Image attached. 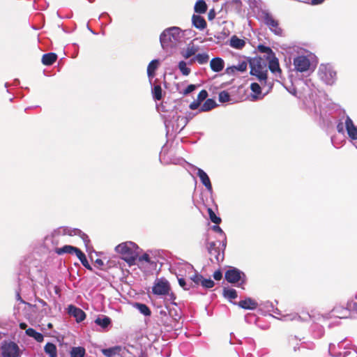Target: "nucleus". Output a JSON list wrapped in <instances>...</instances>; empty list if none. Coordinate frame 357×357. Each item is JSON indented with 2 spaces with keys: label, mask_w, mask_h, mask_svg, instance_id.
Here are the masks:
<instances>
[{
  "label": "nucleus",
  "mask_w": 357,
  "mask_h": 357,
  "mask_svg": "<svg viewBox=\"0 0 357 357\" xmlns=\"http://www.w3.org/2000/svg\"><path fill=\"white\" fill-rule=\"evenodd\" d=\"M208 251L210 255V260L213 263H219L222 261L224 258L223 251L221 252L220 250L216 245L215 242H211L208 246Z\"/></svg>",
  "instance_id": "nucleus-12"
},
{
  "label": "nucleus",
  "mask_w": 357,
  "mask_h": 357,
  "mask_svg": "<svg viewBox=\"0 0 357 357\" xmlns=\"http://www.w3.org/2000/svg\"><path fill=\"white\" fill-rule=\"evenodd\" d=\"M25 333L26 335L33 337L38 342H42L44 340L43 335L37 332L33 328H29L26 329Z\"/></svg>",
  "instance_id": "nucleus-25"
},
{
  "label": "nucleus",
  "mask_w": 357,
  "mask_h": 357,
  "mask_svg": "<svg viewBox=\"0 0 357 357\" xmlns=\"http://www.w3.org/2000/svg\"><path fill=\"white\" fill-rule=\"evenodd\" d=\"M20 328H22V329H26V328L27 327V325H26V324H25V323H21V324H20Z\"/></svg>",
  "instance_id": "nucleus-61"
},
{
  "label": "nucleus",
  "mask_w": 357,
  "mask_h": 357,
  "mask_svg": "<svg viewBox=\"0 0 357 357\" xmlns=\"http://www.w3.org/2000/svg\"><path fill=\"white\" fill-rule=\"evenodd\" d=\"M199 105H200V102H198L197 100L193 101L192 102L190 103V108L192 110L196 109L199 107Z\"/></svg>",
  "instance_id": "nucleus-54"
},
{
  "label": "nucleus",
  "mask_w": 357,
  "mask_h": 357,
  "mask_svg": "<svg viewBox=\"0 0 357 357\" xmlns=\"http://www.w3.org/2000/svg\"><path fill=\"white\" fill-rule=\"evenodd\" d=\"M208 59L209 56L206 53L198 54L195 56V57L190 61L189 64H192V63L195 61H197L199 64H204L208 62Z\"/></svg>",
  "instance_id": "nucleus-28"
},
{
  "label": "nucleus",
  "mask_w": 357,
  "mask_h": 357,
  "mask_svg": "<svg viewBox=\"0 0 357 357\" xmlns=\"http://www.w3.org/2000/svg\"><path fill=\"white\" fill-rule=\"evenodd\" d=\"M173 119H176V121L178 122H181V127L179 128V125L178 124L176 128H174V126H172V128L173 130H175L176 131L179 129L180 130H181L185 126V125L187 124V120L184 117V116H173Z\"/></svg>",
  "instance_id": "nucleus-42"
},
{
  "label": "nucleus",
  "mask_w": 357,
  "mask_h": 357,
  "mask_svg": "<svg viewBox=\"0 0 357 357\" xmlns=\"http://www.w3.org/2000/svg\"><path fill=\"white\" fill-rule=\"evenodd\" d=\"M229 45L234 49L242 50L245 45V41L234 35L229 40Z\"/></svg>",
  "instance_id": "nucleus-22"
},
{
  "label": "nucleus",
  "mask_w": 357,
  "mask_h": 357,
  "mask_svg": "<svg viewBox=\"0 0 357 357\" xmlns=\"http://www.w3.org/2000/svg\"><path fill=\"white\" fill-rule=\"evenodd\" d=\"M225 279L229 283H237V287H242L246 282L245 273L236 268H230L225 275Z\"/></svg>",
  "instance_id": "nucleus-5"
},
{
  "label": "nucleus",
  "mask_w": 357,
  "mask_h": 357,
  "mask_svg": "<svg viewBox=\"0 0 357 357\" xmlns=\"http://www.w3.org/2000/svg\"><path fill=\"white\" fill-rule=\"evenodd\" d=\"M261 305H263V307L266 309L268 312H272L276 315H281L280 311L277 307H275L272 302L266 301L261 303Z\"/></svg>",
  "instance_id": "nucleus-34"
},
{
  "label": "nucleus",
  "mask_w": 357,
  "mask_h": 357,
  "mask_svg": "<svg viewBox=\"0 0 357 357\" xmlns=\"http://www.w3.org/2000/svg\"><path fill=\"white\" fill-rule=\"evenodd\" d=\"M192 22L193 26L199 30H203L206 26V22L204 18L198 15H192Z\"/></svg>",
  "instance_id": "nucleus-20"
},
{
  "label": "nucleus",
  "mask_w": 357,
  "mask_h": 357,
  "mask_svg": "<svg viewBox=\"0 0 357 357\" xmlns=\"http://www.w3.org/2000/svg\"><path fill=\"white\" fill-rule=\"evenodd\" d=\"M212 229L214 231L220 234L225 238V234L224 231H222V229L218 225H213L212 227Z\"/></svg>",
  "instance_id": "nucleus-52"
},
{
  "label": "nucleus",
  "mask_w": 357,
  "mask_h": 357,
  "mask_svg": "<svg viewBox=\"0 0 357 357\" xmlns=\"http://www.w3.org/2000/svg\"><path fill=\"white\" fill-rule=\"evenodd\" d=\"M250 74L257 77L261 84L266 82L267 70L261 59H255L250 62Z\"/></svg>",
  "instance_id": "nucleus-4"
},
{
  "label": "nucleus",
  "mask_w": 357,
  "mask_h": 357,
  "mask_svg": "<svg viewBox=\"0 0 357 357\" xmlns=\"http://www.w3.org/2000/svg\"><path fill=\"white\" fill-rule=\"evenodd\" d=\"M349 306L350 307H353L354 309L356 310L357 312V303H350Z\"/></svg>",
  "instance_id": "nucleus-60"
},
{
  "label": "nucleus",
  "mask_w": 357,
  "mask_h": 357,
  "mask_svg": "<svg viewBox=\"0 0 357 357\" xmlns=\"http://www.w3.org/2000/svg\"><path fill=\"white\" fill-rule=\"evenodd\" d=\"M268 68L273 73L281 72L278 60L276 58H273V59L270 60Z\"/></svg>",
  "instance_id": "nucleus-39"
},
{
  "label": "nucleus",
  "mask_w": 357,
  "mask_h": 357,
  "mask_svg": "<svg viewBox=\"0 0 357 357\" xmlns=\"http://www.w3.org/2000/svg\"><path fill=\"white\" fill-rule=\"evenodd\" d=\"M79 249L76 247L72 245H64L63 247L59 248L57 251L59 255L68 253V254H77Z\"/></svg>",
  "instance_id": "nucleus-31"
},
{
  "label": "nucleus",
  "mask_w": 357,
  "mask_h": 357,
  "mask_svg": "<svg viewBox=\"0 0 357 357\" xmlns=\"http://www.w3.org/2000/svg\"><path fill=\"white\" fill-rule=\"evenodd\" d=\"M139 357H147V356L144 352L141 351Z\"/></svg>",
  "instance_id": "nucleus-64"
},
{
  "label": "nucleus",
  "mask_w": 357,
  "mask_h": 357,
  "mask_svg": "<svg viewBox=\"0 0 357 357\" xmlns=\"http://www.w3.org/2000/svg\"><path fill=\"white\" fill-rule=\"evenodd\" d=\"M22 351L13 342L4 341L0 347V357H21Z\"/></svg>",
  "instance_id": "nucleus-6"
},
{
  "label": "nucleus",
  "mask_w": 357,
  "mask_h": 357,
  "mask_svg": "<svg viewBox=\"0 0 357 357\" xmlns=\"http://www.w3.org/2000/svg\"><path fill=\"white\" fill-rule=\"evenodd\" d=\"M95 323L98 326H100L103 328H106L111 324V319L107 316H103L102 317H98L95 320Z\"/></svg>",
  "instance_id": "nucleus-36"
},
{
  "label": "nucleus",
  "mask_w": 357,
  "mask_h": 357,
  "mask_svg": "<svg viewBox=\"0 0 357 357\" xmlns=\"http://www.w3.org/2000/svg\"><path fill=\"white\" fill-rule=\"evenodd\" d=\"M319 74L321 79L326 84L332 85L335 82L336 72L329 64H321L319 68Z\"/></svg>",
  "instance_id": "nucleus-7"
},
{
  "label": "nucleus",
  "mask_w": 357,
  "mask_h": 357,
  "mask_svg": "<svg viewBox=\"0 0 357 357\" xmlns=\"http://www.w3.org/2000/svg\"><path fill=\"white\" fill-rule=\"evenodd\" d=\"M38 302H39V303H40V304L42 305V306H43V307H45V306H47V303L45 301H43V299H39V300H38Z\"/></svg>",
  "instance_id": "nucleus-58"
},
{
  "label": "nucleus",
  "mask_w": 357,
  "mask_h": 357,
  "mask_svg": "<svg viewBox=\"0 0 357 357\" xmlns=\"http://www.w3.org/2000/svg\"><path fill=\"white\" fill-rule=\"evenodd\" d=\"M208 212L211 222L217 225L221 222V218L218 217L211 208H208Z\"/></svg>",
  "instance_id": "nucleus-43"
},
{
  "label": "nucleus",
  "mask_w": 357,
  "mask_h": 357,
  "mask_svg": "<svg viewBox=\"0 0 357 357\" xmlns=\"http://www.w3.org/2000/svg\"><path fill=\"white\" fill-rule=\"evenodd\" d=\"M135 307L139 310V312L144 316H150L151 312L149 307L144 303H135L134 305Z\"/></svg>",
  "instance_id": "nucleus-30"
},
{
  "label": "nucleus",
  "mask_w": 357,
  "mask_h": 357,
  "mask_svg": "<svg viewBox=\"0 0 357 357\" xmlns=\"http://www.w3.org/2000/svg\"><path fill=\"white\" fill-rule=\"evenodd\" d=\"M196 169L197 170V176H199L202 183L206 187L208 192H212V185L207 174L200 168Z\"/></svg>",
  "instance_id": "nucleus-17"
},
{
  "label": "nucleus",
  "mask_w": 357,
  "mask_h": 357,
  "mask_svg": "<svg viewBox=\"0 0 357 357\" xmlns=\"http://www.w3.org/2000/svg\"><path fill=\"white\" fill-rule=\"evenodd\" d=\"M279 319L283 321H294V320H301L307 321L310 319V315L308 313L305 314L303 316L298 315L296 313L287 314L282 315Z\"/></svg>",
  "instance_id": "nucleus-18"
},
{
  "label": "nucleus",
  "mask_w": 357,
  "mask_h": 357,
  "mask_svg": "<svg viewBox=\"0 0 357 357\" xmlns=\"http://www.w3.org/2000/svg\"><path fill=\"white\" fill-rule=\"evenodd\" d=\"M217 105L215 101L213 99L209 98L207 99L204 103L202 105L200 108L201 112H207L209 111Z\"/></svg>",
  "instance_id": "nucleus-32"
},
{
  "label": "nucleus",
  "mask_w": 357,
  "mask_h": 357,
  "mask_svg": "<svg viewBox=\"0 0 357 357\" xmlns=\"http://www.w3.org/2000/svg\"><path fill=\"white\" fill-rule=\"evenodd\" d=\"M294 66L296 71L303 73L310 69V61L305 56H298L294 59Z\"/></svg>",
  "instance_id": "nucleus-13"
},
{
  "label": "nucleus",
  "mask_w": 357,
  "mask_h": 357,
  "mask_svg": "<svg viewBox=\"0 0 357 357\" xmlns=\"http://www.w3.org/2000/svg\"><path fill=\"white\" fill-rule=\"evenodd\" d=\"M190 280L191 282H193L195 284V285H198L199 284H201V282L203 279V276L200 274H198V273H195L193 275L190 276ZM193 285L192 284V287Z\"/></svg>",
  "instance_id": "nucleus-45"
},
{
  "label": "nucleus",
  "mask_w": 357,
  "mask_h": 357,
  "mask_svg": "<svg viewBox=\"0 0 357 357\" xmlns=\"http://www.w3.org/2000/svg\"><path fill=\"white\" fill-rule=\"evenodd\" d=\"M58 232L63 235L80 236L81 238L83 240V241L85 244V246L88 249L89 245L90 243V240L89 238V236L86 234L82 232L81 230H79L78 229L68 227H62L59 228Z\"/></svg>",
  "instance_id": "nucleus-10"
},
{
  "label": "nucleus",
  "mask_w": 357,
  "mask_h": 357,
  "mask_svg": "<svg viewBox=\"0 0 357 357\" xmlns=\"http://www.w3.org/2000/svg\"><path fill=\"white\" fill-rule=\"evenodd\" d=\"M213 276L215 280H220L222 278V273L220 270H218L214 272Z\"/></svg>",
  "instance_id": "nucleus-53"
},
{
  "label": "nucleus",
  "mask_w": 357,
  "mask_h": 357,
  "mask_svg": "<svg viewBox=\"0 0 357 357\" xmlns=\"http://www.w3.org/2000/svg\"><path fill=\"white\" fill-rule=\"evenodd\" d=\"M153 98L155 100H160L162 98V90L160 84H154L152 87Z\"/></svg>",
  "instance_id": "nucleus-33"
},
{
  "label": "nucleus",
  "mask_w": 357,
  "mask_h": 357,
  "mask_svg": "<svg viewBox=\"0 0 357 357\" xmlns=\"http://www.w3.org/2000/svg\"><path fill=\"white\" fill-rule=\"evenodd\" d=\"M234 3L236 4L237 6H241L242 3L241 0H234Z\"/></svg>",
  "instance_id": "nucleus-59"
},
{
  "label": "nucleus",
  "mask_w": 357,
  "mask_h": 357,
  "mask_svg": "<svg viewBox=\"0 0 357 357\" xmlns=\"http://www.w3.org/2000/svg\"><path fill=\"white\" fill-rule=\"evenodd\" d=\"M96 264H98V266H100V265H102L103 262L101 259H98L96 260Z\"/></svg>",
  "instance_id": "nucleus-62"
},
{
  "label": "nucleus",
  "mask_w": 357,
  "mask_h": 357,
  "mask_svg": "<svg viewBox=\"0 0 357 357\" xmlns=\"http://www.w3.org/2000/svg\"><path fill=\"white\" fill-rule=\"evenodd\" d=\"M250 89L255 93L257 95L261 93V86L257 83H252L250 85Z\"/></svg>",
  "instance_id": "nucleus-49"
},
{
  "label": "nucleus",
  "mask_w": 357,
  "mask_h": 357,
  "mask_svg": "<svg viewBox=\"0 0 357 357\" xmlns=\"http://www.w3.org/2000/svg\"><path fill=\"white\" fill-rule=\"evenodd\" d=\"M139 259L141 261H145L146 262H149L150 261V257H149V255L148 254H144L143 255H142L140 257Z\"/></svg>",
  "instance_id": "nucleus-55"
},
{
  "label": "nucleus",
  "mask_w": 357,
  "mask_h": 357,
  "mask_svg": "<svg viewBox=\"0 0 357 357\" xmlns=\"http://www.w3.org/2000/svg\"><path fill=\"white\" fill-rule=\"evenodd\" d=\"M215 13L214 10H211L208 13V18L209 20H212L215 18Z\"/></svg>",
  "instance_id": "nucleus-56"
},
{
  "label": "nucleus",
  "mask_w": 357,
  "mask_h": 357,
  "mask_svg": "<svg viewBox=\"0 0 357 357\" xmlns=\"http://www.w3.org/2000/svg\"><path fill=\"white\" fill-rule=\"evenodd\" d=\"M357 303V301L348 302L347 307H343L342 306L335 307L331 312L332 315L340 319L347 318L350 314L351 310L356 311V310L354 309L353 307H350L349 306L350 303Z\"/></svg>",
  "instance_id": "nucleus-15"
},
{
  "label": "nucleus",
  "mask_w": 357,
  "mask_h": 357,
  "mask_svg": "<svg viewBox=\"0 0 357 357\" xmlns=\"http://www.w3.org/2000/svg\"><path fill=\"white\" fill-rule=\"evenodd\" d=\"M101 352L106 357H126V353L127 351L125 347L118 345L107 349H101Z\"/></svg>",
  "instance_id": "nucleus-14"
},
{
  "label": "nucleus",
  "mask_w": 357,
  "mask_h": 357,
  "mask_svg": "<svg viewBox=\"0 0 357 357\" xmlns=\"http://www.w3.org/2000/svg\"><path fill=\"white\" fill-rule=\"evenodd\" d=\"M197 51L198 47L195 46L193 43H190L185 49L181 51V54L183 58L187 59L195 55Z\"/></svg>",
  "instance_id": "nucleus-19"
},
{
  "label": "nucleus",
  "mask_w": 357,
  "mask_h": 357,
  "mask_svg": "<svg viewBox=\"0 0 357 357\" xmlns=\"http://www.w3.org/2000/svg\"><path fill=\"white\" fill-rule=\"evenodd\" d=\"M76 256L78 257V259L80 260L82 264L87 269L92 270L91 266L89 264V261L85 256V255L79 250L78 252L76 254Z\"/></svg>",
  "instance_id": "nucleus-38"
},
{
  "label": "nucleus",
  "mask_w": 357,
  "mask_h": 357,
  "mask_svg": "<svg viewBox=\"0 0 357 357\" xmlns=\"http://www.w3.org/2000/svg\"><path fill=\"white\" fill-rule=\"evenodd\" d=\"M211 68L215 73L220 72L225 66L224 61L220 58H213L210 62Z\"/></svg>",
  "instance_id": "nucleus-21"
},
{
  "label": "nucleus",
  "mask_w": 357,
  "mask_h": 357,
  "mask_svg": "<svg viewBox=\"0 0 357 357\" xmlns=\"http://www.w3.org/2000/svg\"><path fill=\"white\" fill-rule=\"evenodd\" d=\"M44 351L50 357L57 356V349L53 343L47 342L44 347Z\"/></svg>",
  "instance_id": "nucleus-27"
},
{
  "label": "nucleus",
  "mask_w": 357,
  "mask_h": 357,
  "mask_svg": "<svg viewBox=\"0 0 357 357\" xmlns=\"http://www.w3.org/2000/svg\"><path fill=\"white\" fill-rule=\"evenodd\" d=\"M138 246L133 242L127 241L118 245L115 250L123 256V259L130 264H134L138 252Z\"/></svg>",
  "instance_id": "nucleus-3"
},
{
  "label": "nucleus",
  "mask_w": 357,
  "mask_h": 357,
  "mask_svg": "<svg viewBox=\"0 0 357 357\" xmlns=\"http://www.w3.org/2000/svg\"><path fill=\"white\" fill-rule=\"evenodd\" d=\"M328 353L333 357H357V349L354 348L347 340L340 342L337 344L331 343L328 347Z\"/></svg>",
  "instance_id": "nucleus-2"
},
{
  "label": "nucleus",
  "mask_w": 357,
  "mask_h": 357,
  "mask_svg": "<svg viewBox=\"0 0 357 357\" xmlns=\"http://www.w3.org/2000/svg\"><path fill=\"white\" fill-rule=\"evenodd\" d=\"M344 129L346 130L349 138L354 140H357V126H356L351 119L347 116L345 121L338 123L337 130L340 133H344Z\"/></svg>",
  "instance_id": "nucleus-8"
},
{
  "label": "nucleus",
  "mask_w": 357,
  "mask_h": 357,
  "mask_svg": "<svg viewBox=\"0 0 357 357\" xmlns=\"http://www.w3.org/2000/svg\"><path fill=\"white\" fill-rule=\"evenodd\" d=\"M223 296L228 299H234L237 297V292L234 289L224 288Z\"/></svg>",
  "instance_id": "nucleus-40"
},
{
  "label": "nucleus",
  "mask_w": 357,
  "mask_h": 357,
  "mask_svg": "<svg viewBox=\"0 0 357 357\" xmlns=\"http://www.w3.org/2000/svg\"><path fill=\"white\" fill-rule=\"evenodd\" d=\"M57 59V55L54 53H47L43 54L42 57V63L45 66L53 64Z\"/></svg>",
  "instance_id": "nucleus-26"
},
{
  "label": "nucleus",
  "mask_w": 357,
  "mask_h": 357,
  "mask_svg": "<svg viewBox=\"0 0 357 357\" xmlns=\"http://www.w3.org/2000/svg\"><path fill=\"white\" fill-rule=\"evenodd\" d=\"M159 66V61L158 59H154L151 61L147 67V75L151 80L155 76V71L157 70Z\"/></svg>",
  "instance_id": "nucleus-24"
},
{
  "label": "nucleus",
  "mask_w": 357,
  "mask_h": 357,
  "mask_svg": "<svg viewBox=\"0 0 357 357\" xmlns=\"http://www.w3.org/2000/svg\"><path fill=\"white\" fill-rule=\"evenodd\" d=\"M208 96V93L206 90H202L198 96H197V101L201 103V102L204 101Z\"/></svg>",
  "instance_id": "nucleus-48"
},
{
  "label": "nucleus",
  "mask_w": 357,
  "mask_h": 357,
  "mask_svg": "<svg viewBox=\"0 0 357 357\" xmlns=\"http://www.w3.org/2000/svg\"><path fill=\"white\" fill-rule=\"evenodd\" d=\"M178 68L181 73L185 76H187L190 73V68L187 67V63L184 61H181L178 63Z\"/></svg>",
  "instance_id": "nucleus-41"
},
{
  "label": "nucleus",
  "mask_w": 357,
  "mask_h": 357,
  "mask_svg": "<svg viewBox=\"0 0 357 357\" xmlns=\"http://www.w3.org/2000/svg\"><path fill=\"white\" fill-rule=\"evenodd\" d=\"M248 67V63L246 61H242L239 63L237 66H234L227 69V73H229V70L231 72H234L235 70L244 72L246 70Z\"/></svg>",
  "instance_id": "nucleus-37"
},
{
  "label": "nucleus",
  "mask_w": 357,
  "mask_h": 357,
  "mask_svg": "<svg viewBox=\"0 0 357 357\" xmlns=\"http://www.w3.org/2000/svg\"><path fill=\"white\" fill-rule=\"evenodd\" d=\"M219 101L222 103L229 102L230 100V96L226 91H222L218 96Z\"/></svg>",
  "instance_id": "nucleus-44"
},
{
  "label": "nucleus",
  "mask_w": 357,
  "mask_h": 357,
  "mask_svg": "<svg viewBox=\"0 0 357 357\" xmlns=\"http://www.w3.org/2000/svg\"><path fill=\"white\" fill-rule=\"evenodd\" d=\"M324 0H312L311 3L312 5H318L322 3Z\"/></svg>",
  "instance_id": "nucleus-57"
},
{
  "label": "nucleus",
  "mask_w": 357,
  "mask_h": 357,
  "mask_svg": "<svg viewBox=\"0 0 357 357\" xmlns=\"http://www.w3.org/2000/svg\"><path fill=\"white\" fill-rule=\"evenodd\" d=\"M263 19L264 23L269 27L271 31H273L275 35H282V30L279 26L278 20H275L269 13L263 12Z\"/></svg>",
  "instance_id": "nucleus-11"
},
{
  "label": "nucleus",
  "mask_w": 357,
  "mask_h": 357,
  "mask_svg": "<svg viewBox=\"0 0 357 357\" xmlns=\"http://www.w3.org/2000/svg\"><path fill=\"white\" fill-rule=\"evenodd\" d=\"M238 306L246 310H254L257 307V303L250 298L241 301Z\"/></svg>",
  "instance_id": "nucleus-23"
},
{
  "label": "nucleus",
  "mask_w": 357,
  "mask_h": 357,
  "mask_svg": "<svg viewBox=\"0 0 357 357\" xmlns=\"http://www.w3.org/2000/svg\"><path fill=\"white\" fill-rule=\"evenodd\" d=\"M183 31L177 26L167 28L162 31L160 41L163 50H169L176 47L183 39Z\"/></svg>",
  "instance_id": "nucleus-1"
},
{
  "label": "nucleus",
  "mask_w": 357,
  "mask_h": 357,
  "mask_svg": "<svg viewBox=\"0 0 357 357\" xmlns=\"http://www.w3.org/2000/svg\"><path fill=\"white\" fill-rule=\"evenodd\" d=\"M178 280L179 285L185 290L190 289V288L192 287V282L188 284L184 278H178Z\"/></svg>",
  "instance_id": "nucleus-47"
},
{
  "label": "nucleus",
  "mask_w": 357,
  "mask_h": 357,
  "mask_svg": "<svg viewBox=\"0 0 357 357\" xmlns=\"http://www.w3.org/2000/svg\"><path fill=\"white\" fill-rule=\"evenodd\" d=\"M196 86L194 84H190L188 85L186 89L184 90L183 93L185 95L189 94L191 92H192L195 89Z\"/></svg>",
  "instance_id": "nucleus-51"
},
{
  "label": "nucleus",
  "mask_w": 357,
  "mask_h": 357,
  "mask_svg": "<svg viewBox=\"0 0 357 357\" xmlns=\"http://www.w3.org/2000/svg\"><path fill=\"white\" fill-rule=\"evenodd\" d=\"M85 353V349L82 347H73L70 351V357H84Z\"/></svg>",
  "instance_id": "nucleus-35"
},
{
  "label": "nucleus",
  "mask_w": 357,
  "mask_h": 357,
  "mask_svg": "<svg viewBox=\"0 0 357 357\" xmlns=\"http://www.w3.org/2000/svg\"><path fill=\"white\" fill-rule=\"evenodd\" d=\"M171 290L169 282L164 278L155 280L152 287V292L157 296L169 295Z\"/></svg>",
  "instance_id": "nucleus-9"
},
{
  "label": "nucleus",
  "mask_w": 357,
  "mask_h": 357,
  "mask_svg": "<svg viewBox=\"0 0 357 357\" xmlns=\"http://www.w3.org/2000/svg\"><path fill=\"white\" fill-rule=\"evenodd\" d=\"M259 50L261 52H263V53H267V54L272 53L271 49L270 47L264 46V45H259Z\"/></svg>",
  "instance_id": "nucleus-50"
},
{
  "label": "nucleus",
  "mask_w": 357,
  "mask_h": 357,
  "mask_svg": "<svg viewBox=\"0 0 357 357\" xmlns=\"http://www.w3.org/2000/svg\"><path fill=\"white\" fill-rule=\"evenodd\" d=\"M195 12L197 13H205L207 10V5L204 0H198L194 7Z\"/></svg>",
  "instance_id": "nucleus-29"
},
{
  "label": "nucleus",
  "mask_w": 357,
  "mask_h": 357,
  "mask_svg": "<svg viewBox=\"0 0 357 357\" xmlns=\"http://www.w3.org/2000/svg\"><path fill=\"white\" fill-rule=\"evenodd\" d=\"M16 297H17V299L18 301H20V302L24 303V301H23V300L22 299V298H21V296H20V293H19V292H17V293Z\"/></svg>",
  "instance_id": "nucleus-63"
},
{
  "label": "nucleus",
  "mask_w": 357,
  "mask_h": 357,
  "mask_svg": "<svg viewBox=\"0 0 357 357\" xmlns=\"http://www.w3.org/2000/svg\"><path fill=\"white\" fill-rule=\"evenodd\" d=\"M201 284L204 288L210 289V288H212L214 287L215 282L210 278L206 279V278H203V279L201 282Z\"/></svg>",
  "instance_id": "nucleus-46"
},
{
  "label": "nucleus",
  "mask_w": 357,
  "mask_h": 357,
  "mask_svg": "<svg viewBox=\"0 0 357 357\" xmlns=\"http://www.w3.org/2000/svg\"><path fill=\"white\" fill-rule=\"evenodd\" d=\"M68 313L75 318L77 322H81L86 318L85 312L75 305H70L68 307Z\"/></svg>",
  "instance_id": "nucleus-16"
}]
</instances>
